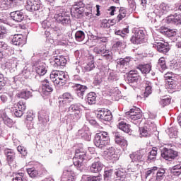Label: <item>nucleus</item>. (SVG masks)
Wrapping results in <instances>:
<instances>
[{
	"mask_svg": "<svg viewBox=\"0 0 181 181\" xmlns=\"http://www.w3.org/2000/svg\"><path fill=\"white\" fill-rule=\"evenodd\" d=\"M93 51L97 54H101L102 59H99V60H105L106 62L112 61V52L104 48L99 47H95Z\"/></svg>",
	"mask_w": 181,
	"mask_h": 181,
	"instance_id": "7",
	"label": "nucleus"
},
{
	"mask_svg": "<svg viewBox=\"0 0 181 181\" xmlns=\"http://www.w3.org/2000/svg\"><path fill=\"white\" fill-rule=\"evenodd\" d=\"M54 19H56L58 23H61L64 26L70 23V16H66V13L63 11V9H57V13L54 15Z\"/></svg>",
	"mask_w": 181,
	"mask_h": 181,
	"instance_id": "6",
	"label": "nucleus"
},
{
	"mask_svg": "<svg viewBox=\"0 0 181 181\" xmlns=\"http://www.w3.org/2000/svg\"><path fill=\"white\" fill-rule=\"evenodd\" d=\"M161 157L165 160L172 162V160H175V159L179 160L180 155L179 152L173 148H164L161 151Z\"/></svg>",
	"mask_w": 181,
	"mask_h": 181,
	"instance_id": "4",
	"label": "nucleus"
},
{
	"mask_svg": "<svg viewBox=\"0 0 181 181\" xmlns=\"http://www.w3.org/2000/svg\"><path fill=\"white\" fill-rule=\"evenodd\" d=\"M157 52L162 53L163 54H166L169 50H170V46L169 43L162 41L161 43H158L157 47H156Z\"/></svg>",
	"mask_w": 181,
	"mask_h": 181,
	"instance_id": "17",
	"label": "nucleus"
},
{
	"mask_svg": "<svg viewBox=\"0 0 181 181\" xmlns=\"http://www.w3.org/2000/svg\"><path fill=\"white\" fill-rule=\"evenodd\" d=\"M168 135L170 138H177V129L175 127H171L168 129Z\"/></svg>",
	"mask_w": 181,
	"mask_h": 181,
	"instance_id": "56",
	"label": "nucleus"
},
{
	"mask_svg": "<svg viewBox=\"0 0 181 181\" xmlns=\"http://www.w3.org/2000/svg\"><path fill=\"white\" fill-rule=\"evenodd\" d=\"M23 74L25 78H33L35 77L36 72L30 71L29 69H24L23 71Z\"/></svg>",
	"mask_w": 181,
	"mask_h": 181,
	"instance_id": "43",
	"label": "nucleus"
},
{
	"mask_svg": "<svg viewBox=\"0 0 181 181\" xmlns=\"http://www.w3.org/2000/svg\"><path fill=\"white\" fill-rule=\"evenodd\" d=\"M14 108L25 112V110H26V103L23 101H19L17 104L15 105Z\"/></svg>",
	"mask_w": 181,
	"mask_h": 181,
	"instance_id": "47",
	"label": "nucleus"
},
{
	"mask_svg": "<svg viewBox=\"0 0 181 181\" xmlns=\"http://www.w3.org/2000/svg\"><path fill=\"white\" fill-rule=\"evenodd\" d=\"M129 33V30L127 28L122 30H116L115 32V35H117L118 36H121V37H125V35H127V33Z\"/></svg>",
	"mask_w": 181,
	"mask_h": 181,
	"instance_id": "55",
	"label": "nucleus"
},
{
	"mask_svg": "<svg viewBox=\"0 0 181 181\" xmlns=\"http://www.w3.org/2000/svg\"><path fill=\"white\" fill-rule=\"evenodd\" d=\"M13 112L15 117H16L17 118H21V117H22L23 114H25L24 112H23L22 110H18L16 107H13Z\"/></svg>",
	"mask_w": 181,
	"mask_h": 181,
	"instance_id": "61",
	"label": "nucleus"
},
{
	"mask_svg": "<svg viewBox=\"0 0 181 181\" xmlns=\"http://www.w3.org/2000/svg\"><path fill=\"white\" fill-rule=\"evenodd\" d=\"M132 162L139 163L144 162V153L142 151H136L129 155Z\"/></svg>",
	"mask_w": 181,
	"mask_h": 181,
	"instance_id": "22",
	"label": "nucleus"
},
{
	"mask_svg": "<svg viewBox=\"0 0 181 181\" xmlns=\"http://www.w3.org/2000/svg\"><path fill=\"white\" fill-rule=\"evenodd\" d=\"M117 127L119 129H121V131H123V132H125L126 134H129V132H131V125L127 124L124 121L119 122Z\"/></svg>",
	"mask_w": 181,
	"mask_h": 181,
	"instance_id": "30",
	"label": "nucleus"
},
{
	"mask_svg": "<svg viewBox=\"0 0 181 181\" xmlns=\"http://www.w3.org/2000/svg\"><path fill=\"white\" fill-rule=\"evenodd\" d=\"M104 168V164L100 161L93 162L90 167V172L91 173H100Z\"/></svg>",
	"mask_w": 181,
	"mask_h": 181,
	"instance_id": "19",
	"label": "nucleus"
},
{
	"mask_svg": "<svg viewBox=\"0 0 181 181\" xmlns=\"http://www.w3.org/2000/svg\"><path fill=\"white\" fill-rule=\"evenodd\" d=\"M68 111H72L73 112H78V111H81V105L78 103H74L69 106Z\"/></svg>",
	"mask_w": 181,
	"mask_h": 181,
	"instance_id": "46",
	"label": "nucleus"
},
{
	"mask_svg": "<svg viewBox=\"0 0 181 181\" xmlns=\"http://www.w3.org/2000/svg\"><path fill=\"white\" fill-rule=\"evenodd\" d=\"M27 173L29 175L30 177H36V176L39 175L37 170H35L34 168L27 169Z\"/></svg>",
	"mask_w": 181,
	"mask_h": 181,
	"instance_id": "57",
	"label": "nucleus"
},
{
	"mask_svg": "<svg viewBox=\"0 0 181 181\" xmlns=\"http://www.w3.org/2000/svg\"><path fill=\"white\" fill-rule=\"evenodd\" d=\"M53 91V87L52 85H50V83H49V80L45 79L42 82V94L44 95H49L50 93Z\"/></svg>",
	"mask_w": 181,
	"mask_h": 181,
	"instance_id": "18",
	"label": "nucleus"
},
{
	"mask_svg": "<svg viewBox=\"0 0 181 181\" xmlns=\"http://www.w3.org/2000/svg\"><path fill=\"white\" fill-rule=\"evenodd\" d=\"M170 104V98L168 96L163 97L160 100V105L161 107H166V105H169Z\"/></svg>",
	"mask_w": 181,
	"mask_h": 181,
	"instance_id": "53",
	"label": "nucleus"
},
{
	"mask_svg": "<svg viewBox=\"0 0 181 181\" xmlns=\"http://www.w3.org/2000/svg\"><path fill=\"white\" fill-rule=\"evenodd\" d=\"M82 179L84 181H101V175H83L82 176Z\"/></svg>",
	"mask_w": 181,
	"mask_h": 181,
	"instance_id": "38",
	"label": "nucleus"
},
{
	"mask_svg": "<svg viewBox=\"0 0 181 181\" xmlns=\"http://www.w3.org/2000/svg\"><path fill=\"white\" fill-rule=\"evenodd\" d=\"M113 136L115 138V142L119 146H121L123 149H127V146H128V141L121 136V134L118 132H114Z\"/></svg>",
	"mask_w": 181,
	"mask_h": 181,
	"instance_id": "11",
	"label": "nucleus"
},
{
	"mask_svg": "<svg viewBox=\"0 0 181 181\" xmlns=\"http://www.w3.org/2000/svg\"><path fill=\"white\" fill-rule=\"evenodd\" d=\"M115 173L117 178V180L125 181V177H127V173L119 170L115 171Z\"/></svg>",
	"mask_w": 181,
	"mask_h": 181,
	"instance_id": "45",
	"label": "nucleus"
},
{
	"mask_svg": "<svg viewBox=\"0 0 181 181\" xmlns=\"http://www.w3.org/2000/svg\"><path fill=\"white\" fill-rule=\"evenodd\" d=\"M4 153L6 156V160L10 167H12V164L15 163V152L11 149H6Z\"/></svg>",
	"mask_w": 181,
	"mask_h": 181,
	"instance_id": "20",
	"label": "nucleus"
},
{
	"mask_svg": "<svg viewBox=\"0 0 181 181\" xmlns=\"http://www.w3.org/2000/svg\"><path fill=\"white\" fill-rule=\"evenodd\" d=\"M75 93L79 98L83 100V97L86 95V91L88 90V88L84 85L76 83L74 85Z\"/></svg>",
	"mask_w": 181,
	"mask_h": 181,
	"instance_id": "15",
	"label": "nucleus"
},
{
	"mask_svg": "<svg viewBox=\"0 0 181 181\" xmlns=\"http://www.w3.org/2000/svg\"><path fill=\"white\" fill-rule=\"evenodd\" d=\"M103 156L109 160H117L118 154L115 153V148L114 147L107 146L106 150L103 151Z\"/></svg>",
	"mask_w": 181,
	"mask_h": 181,
	"instance_id": "12",
	"label": "nucleus"
},
{
	"mask_svg": "<svg viewBox=\"0 0 181 181\" xmlns=\"http://www.w3.org/2000/svg\"><path fill=\"white\" fill-rule=\"evenodd\" d=\"M10 16L15 22H22L25 19V11L23 10H19L13 11L10 13Z\"/></svg>",
	"mask_w": 181,
	"mask_h": 181,
	"instance_id": "14",
	"label": "nucleus"
},
{
	"mask_svg": "<svg viewBox=\"0 0 181 181\" xmlns=\"http://www.w3.org/2000/svg\"><path fill=\"white\" fill-rule=\"evenodd\" d=\"M12 43L16 46H23L25 40H23V35L21 34H16L12 38Z\"/></svg>",
	"mask_w": 181,
	"mask_h": 181,
	"instance_id": "26",
	"label": "nucleus"
},
{
	"mask_svg": "<svg viewBox=\"0 0 181 181\" xmlns=\"http://www.w3.org/2000/svg\"><path fill=\"white\" fill-rule=\"evenodd\" d=\"M144 39L145 33H144V30H139L131 37L130 42L134 45H139L141 43H144Z\"/></svg>",
	"mask_w": 181,
	"mask_h": 181,
	"instance_id": "10",
	"label": "nucleus"
},
{
	"mask_svg": "<svg viewBox=\"0 0 181 181\" xmlns=\"http://www.w3.org/2000/svg\"><path fill=\"white\" fill-rule=\"evenodd\" d=\"M0 49H1V50H6L7 54H9L8 52L11 47L8 46V44L5 43V42L0 41Z\"/></svg>",
	"mask_w": 181,
	"mask_h": 181,
	"instance_id": "59",
	"label": "nucleus"
},
{
	"mask_svg": "<svg viewBox=\"0 0 181 181\" xmlns=\"http://www.w3.org/2000/svg\"><path fill=\"white\" fill-rule=\"evenodd\" d=\"M147 129H150V132L155 131L156 129V124L152 122H148L146 126H144Z\"/></svg>",
	"mask_w": 181,
	"mask_h": 181,
	"instance_id": "62",
	"label": "nucleus"
},
{
	"mask_svg": "<svg viewBox=\"0 0 181 181\" xmlns=\"http://www.w3.org/2000/svg\"><path fill=\"white\" fill-rule=\"evenodd\" d=\"M165 80L168 81H172L176 80V74L172 72H168L164 75Z\"/></svg>",
	"mask_w": 181,
	"mask_h": 181,
	"instance_id": "54",
	"label": "nucleus"
},
{
	"mask_svg": "<svg viewBox=\"0 0 181 181\" xmlns=\"http://www.w3.org/2000/svg\"><path fill=\"white\" fill-rule=\"evenodd\" d=\"M160 33L167 36L173 40V42H177V39H180V37L177 35V30L175 29H169L168 28L162 27L160 30Z\"/></svg>",
	"mask_w": 181,
	"mask_h": 181,
	"instance_id": "9",
	"label": "nucleus"
},
{
	"mask_svg": "<svg viewBox=\"0 0 181 181\" xmlns=\"http://www.w3.org/2000/svg\"><path fill=\"white\" fill-rule=\"evenodd\" d=\"M86 100L89 105H93L97 103V94L94 92L89 93L86 97Z\"/></svg>",
	"mask_w": 181,
	"mask_h": 181,
	"instance_id": "28",
	"label": "nucleus"
},
{
	"mask_svg": "<svg viewBox=\"0 0 181 181\" xmlns=\"http://www.w3.org/2000/svg\"><path fill=\"white\" fill-rule=\"evenodd\" d=\"M91 39L97 43H105L108 42V38H107V37H103V35L100 34H98L97 35H92Z\"/></svg>",
	"mask_w": 181,
	"mask_h": 181,
	"instance_id": "34",
	"label": "nucleus"
},
{
	"mask_svg": "<svg viewBox=\"0 0 181 181\" xmlns=\"http://www.w3.org/2000/svg\"><path fill=\"white\" fill-rule=\"evenodd\" d=\"M171 173L173 176H180L181 175V161H177V164L172 167Z\"/></svg>",
	"mask_w": 181,
	"mask_h": 181,
	"instance_id": "33",
	"label": "nucleus"
},
{
	"mask_svg": "<svg viewBox=\"0 0 181 181\" xmlns=\"http://www.w3.org/2000/svg\"><path fill=\"white\" fill-rule=\"evenodd\" d=\"M38 119L42 124H46L49 122V115H46L44 110L39 112Z\"/></svg>",
	"mask_w": 181,
	"mask_h": 181,
	"instance_id": "36",
	"label": "nucleus"
},
{
	"mask_svg": "<svg viewBox=\"0 0 181 181\" xmlns=\"http://www.w3.org/2000/svg\"><path fill=\"white\" fill-rule=\"evenodd\" d=\"M24 174L23 173H18L15 178H13V181H26V179L23 178Z\"/></svg>",
	"mask_w": 181,
	"mask_h": 181,
	"instance_id": "63",
	"label": "nucleus"
},
{
	"mask_svg": "<svg viewBox=\"0 0 181 181\" xmlns=\"http://www.w3.org/2000/svg\"><path fill=\"white\" fill-rule=\"evenodd\" d=\"M26 8L30 12L39 11V9H40V3L36 0H28L27 1Z\"/></svg>",
	"mask_w": 181,
	"mask_h": 181,
	"instance_id": "16",
	"label": "nucleus"
},
{
	"mask_svg": "<svg viewBox=\"0 0 181 181\" xmlns=\"http://www.w3.org/2000/svg\"><path fill=\"white\" fill-rule=\"evenodd\" d=\"M157 66L160 69V71H165V70L168 69V66H166V61L165 60V58L160 57L158 59Z\"/></svg>",
	"mask_w": 181,
	"mask_h": 181,
	"instance_id": "40",
	"label": "nucleus"
},
{
	"mask_svg": "<svg viewBox=\"0 0 181 181\" xmlns=\"http://www.w3.org/2000/svg\"><path fill=\"white\" fill-rule=\"evenodd\" d=\"M4 124L8 127L9 128H12L13 125V120L12 119L9 118L8 116H4L3 117Z\"/></svg>",
	"mask_w": 181,
	"mask_h": 181,
	"instance_id": "51",
	"label": "nucleus"
},
{
	"mask_svg": "<svg viewBox=\"0 0 181 181\" xmlns=\"http://www.w3.org/2000/svg\"><path fill=\"white\" fill-rule=\"evenodd\" d=\"M62 98L66 100L68 104H70V103H73V101L74 100V96L69 92L63 93Z\"/></svg>",
	"mask_w": 181,
	"mask_h": 181,
	"instance_id": "42",
	"label": "nucleus"
},
{
	"mask_svg": "<svg viewBox=\"0 0 181 181\" xmlns=\"http://www.w3.org/2000/svg\"><path fill=\"white\" fill-rule=\"evenodd\" d=\"M112 173H114V170H106L104 173V180L105 181H112Z\"/></svg>",
	"mask_w": 181,
	"mask_h": 181,
	"instance_id": "48",
	"label": "nucleus"
},
{
	"mask_svg": "<svg viewBox=\"0 0 181 181\" xmlns=\"http://www.w3.org/2000/svg\"><path fill=\"white\" fill-rule=\"evenodd\" d=\"M57 77L59 80V86H64L69 80V75L62 71L57 70Z\"/></svg>",
	"mask_w": 181,
	"mask_h": 181,
	"instance_id": "23",
	"label": "nucleus"
},
{
	"mask_svg": "<svg viewBox=\"0 0 181 181\" xmlns=\"http://www.w3.org/2000/svg\"><path fill=\"white\" fill-rule=\"evenodd\" d=\"M41 25L44 30H49L50 26H52V23L49 21L45 20L44 21L42 22Z\"/></svg>",
	"mask_w": 181,
	"mask_h": 181,
	"instance_id": "58",
	"label": "nucleus"
},
{
	"mask_svg": "<svg viewBox=\"0 0 181 181\" xmlns=\"http://www.w3.org/2000/svg\"><path fill=\"white\" fill-rule=\"evenodd\" d=\"M88 62L86 66H85L86 71H91L95 69V64H94V57L93 55H89L88 57Z\"/></svg>",
	"mask_w": 181,
	"mask_h": 181,
	"instance_id": "29",
	"label": "nucleus"
},
{
	"mask_svg": "<svg viewBox=\"0 0 181 181\" xmlns=\"http://www.w3.org/2000/svg\"><path fill=\"white\" fill-rule=\"evenodd\" d=\"M128 119H130L134 125H139L142 122V111L138 107L131 109L126 112Z\"/></svg>",
	"mask_w": 181,
	"mask_h": 181,
	"instance_id": "3",
	"label": "nucleus"
},
{
	"mask_svg": "<svg viewBox=\"0 0 181 181\" xmlns=\"http://www.w3.org/2000/svg\"><path fill=\"white\" fill-rule=\"evenodd\" d=\"M129 62H131V58L129 57L120 58L117 62V64H119L120 66H128V64H129Z\"/></svg>",
	"mask_w": 181,
	"mask_h": 181,
	"instance_id": "49",
	"label": "nucleus"
},
{
	"mask_svg": "<svg viewBox=\"0 0 181 181\" xmlns=\"http://www.w3.org/2000/svg\"><path fill=\"white\" fill-rule=\"evenodd\" d=\"M168 86L169 88L174 90L175 91L179 88V85H177V81H176V79L168 81Z\"/></svg>",
	"mask_w": 181,
	"mask_h": 181,
	"instance_id": "50",
	"label": "nucleus"
},
{
	"mask_svg": "<svg viewBox=\"0 0 181 181\" xmlns=\"http://www.w3.org/2000/svg\"><path fill=\"white\" fill-rule=\"evenodd\" d=\"M53 35H54L56 39L59 40V37L62 36V30L58 28H53Z\"/></svg>",
	"mask_w": 181,
	"mask_h": 181,
	"instance_id": "64",
	"label": "nucleus"
},
{
	"mask_svg": "<svg viewBox=\"0 0 181 181\" xmlns=\"http://www.w3.org/2000/svg\"><path fill=\"white\" fill-rule=\"evenodd\" d=\"M167 23H174V25H181V15H170L166 18Z\"/></svg>",
	"mask_w": 181,
	"mask_h": 181,
	"instance_id": "25",
	"label": "nucleus"
},
{
	"mask_svg": "<svg viewBox=\"0 0 181 181\" xmlns=\"http://www.w3.org/2000/svg\"><path fill=\"white\" fill-rule=\"evenodd\" d=\"M86 37L84 31L78 30L75 33V39L77 42H83Z\"/></svg>",
	"mask_w": 181,
	"mask_h": 181,
	"instance_id": "41",
	"label": "nucleus"
},
{
	"mask_svg": "<svg viewBox=\"0 0 181 181\" xmlns=\"http://www.w3.org/2000/svg\"><path fill=\"white\" fill-rule=\"evenodd\" d=\"M84 158H86V151L84 149H76L75 151V156L73 158V163L78 169L81 166H83L84 162Z\"/></svg>",
	"mask_w": 181,
	"mask_h": 181,
	"instance_id": "5",
	"label": "nucleus"
},
{
	"mask_svg": "<svg viewBox=\"0 0 181 181\" xmlns=\"http://www.w3.org/2000/svg\"><path fill=\"white\" fill-rule=\"evenodd\" d=\"M140 138H149L152 135L151 129H148L145 126L139 128Z\"/></svg>",
	"mask_w": 181,
	"mask_h": 181,
	"instance_id": "32",
	"label": "nucleus"
},
{
	"mask_svg": "<svg viewBox=\"0 0 181 181\" xmlns=\"http://www.w3.org/2000/svg\"><path fill=\"white\" fill-rule=\"evenodd\" d=\"M17 151L19 152L23 156H26L28 155V150L26 148L23 147V146H18L17 147Z\"/></svg>",
	"mask_w": 181,
	"mask_h": 181,
	"instance_id": "60",
	"label": "nucleus"
},
{
	"mask_svg": "<svg viewBox=\"0 0 181 181\" xmlns=\"http://www.w3.org/2000/svg\"><path fill=\"white\" fill-rule=\"evenodd\" d=\"M59 107L61 110H64L69 104V102L66 99H64L62 97L59 98Z\"/></svg>",
	"mask_w": 181,
	"mask_h": 181,
	"instance_id": "52",
	"label": "nucleus"
},
{
	"mask_svg": "<svg viewBox=\"0 0 181 181\" xmlns=\"http://www.w3.org/2000/svg\"><path fill=\"white\" fill-rule=\"evenodd\" d=\"M145 91L144 97H149L150 94H152V83L149 81H144Z\"/></svg>",
	"mask_w": 181,
	"mask_h": 181,
	"instance_id": "35",
	"label": "nucleus"
},
{
	"mask_svg": "<svg viewBox=\"0 0 181 181\" xmlns=\"http://www.w3.org/2000/svg\"><path fill=\"white\" fill-rule=\"evenodd\" d=\"M46 73H47V69H46V64L42 62L35 67V78L40 81V77H42V76H45Z\"/></svg>",
	"mask_w": 181,
	"mask_h": 181,
	"instance_id": "13",
	"label": "nucleus"
},
{
	"mask_svg": "<svg viewBox=\"0 0 181 181\" xmlns=\"http://www.w3.org/2000/svg\"><path fill=\"white\" fill-rule=\"evenodd\" d=\"M18 97L20 98H23L24 100H28L32 97V92L30 90H23L18 93Z\"/></svg>",
	"mask_w": 181,
	"mask_h": 181,
	"instance_id": "44",
	"label": "nucleus"
},
{
	"mask_svg": "<svg viewBox=\"0 0 181 181\" xmlns=\"http://www.w3.org/2000/svg\"><path fill=\"white\" fill-rule=\"evenodd\" d=\"M165 173H166V170H165V168H157L156 181L163 180L165 176Z\"/></svg>",
	"mask_w": 181,
	"mask_h": 181,
	"instance_id": "37",
	"label": "nucleus"
},
{
	"mask_svg": "<svg viewBox=\"0 0 181 181\" xmlns=\"http://www.w3.org/2000/svg\"><path fill=\"white\" fill-rule=\"evenodd\" d=\"M96 117L98 119H100L102 122H110L112 119V114L111 111L107 109H102L96 112Z\"/></svg>",
	"mask_w": 181,
	"mask_h": 181,
	"instance_id": "8",
	"label": "nucleus"
},
{
	"mask_svg": "<svg viewBox=\"0 0 181 181\" xmlns=\"http://www.w3.org/2000/svg\"><path fill=\"white\" fill-rule=\"evenodd\" d=\"M53 61L54 63V67H64V66H66V64L67 63V59H66L64 57H54Z\"/></svg>",
	"mask_w": 181,
	"mask_h": 181,
	"instance_id": "27",
	"label": "nucleus"
},
{
	"mask_svg": "<svg viewBox=\"0 0 181 181\" xmlns=\"http://www.w3.org/2000/svg\"><path fill=\"white\" fill-rule=\"evenodd\" d=\"M137 69L141 71L142 74H148L152 70V65L151 64H140L137 66Z\"/></svg>",
	"mask_w": 181,
	"mask_h": 181,
	"instance_id": "31",
	"label": "nucleus"
},
{
	"mask_svg": "<svg viewBox=\"0 0 181 181\" xmlns=\"http://www.w3.org/2000/svg\"><path fill=\"white\" fill-rule=\"evenodd\" d=\"M84 8H77V7H71V13L73 18H76V19H80L83 16L84 13Z\"/></svg>",
	"mask_w": 181,
	"mask_h": 181,
	"instance_id": "24",
	"label": "nucleus"
},
{
	"mask_svg": "<svg viewBox=\"0 0 181 181\" xmlns=\"http://www.w3.org/2000/svg\"><path fill=\"white\" fill-rule=\"evenodd\" d=\"M94 144L97 148L103 149L110 144V136L106 132H101L95 136Z\"/></svg>",
	"mask_w": 181,
	"mask_h": 181,
	"instance_id": "2",
	"label": "nucleus"
},
{
	"mask_svg": "<svg viewBox=\"0 0 181 181\" xmlns=\"http://www.w3.org/2000/svg\"><path fill=\"white\" fill-rule=\"evenodd\" d=\"M18 0H0V8L1 9H9L12 6H15Z\"/></svg>",
	"mask_w": 181,
	"mask_h": 181,
	"instance_id": "21",
	"label": "nucleus"
},
{
	"mask_svg": "<svg viewBox=\"0 0 181 181\" xmlns=\"http://www.w3.org/2000/svg\"><path fill=\"white\" fill-rule=\"evenodd\" d=\"M170 9L168 4L163 3L159 6H153V8L147 13L148 19H150L151 23H156L160 19L163 15H166V13L169 12Z\"/></svg>",
	"mask_w": 181,
	"mask_h": 181,
	"instance_id": "1",
	"label": "nucleus"
},
{
	"mask_svg": "<svg viewBox=\"0 0 181 181\" xmlns=\"http://www.w3.org/2000/svg\"><path fill=\"white\" fill-rule=\"evenodd\" d=\"M49 77L54 86H60V81L57 77V70L52 71L49 75Z\"/></svg>",
	"mask_w": 181,
	"mask_h": 181,
	"instance_id": "39",
	"label": "nucleus"
}]
</instances>
